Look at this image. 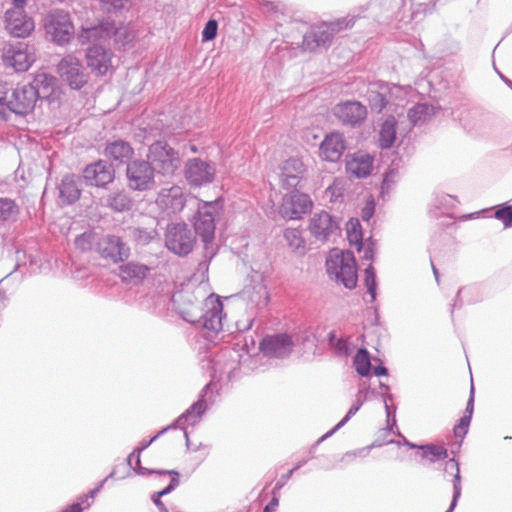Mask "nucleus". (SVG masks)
I'll return each instance as SVG.
<instances>
[{
  "mask_svg": "<svg viewBox=\"0 0 512 512\" xmlns=\"http://www.w3.org/2000/svg\"><path fill=\"white\" fill-rule=\"evenodd\" d=\"M368 99L371 109L376 112H381L389 102L383 93L376 91H369Z\"/></svg>",
  "mask_w": 512,
  "mask_h": 512,
  "instance_id": "obj_47",
  "label": "nucleus"
},
{
  "mask_svg": "<svg viewBox=\"0 0 512 512\" xmlns=\"http://www.w3.org/2000/svg\"><path fill=\"white\" fill-rule=\"evenodd\" d=\"M216 212V202H203L198 206L197 213L194 217L195 233L202 239L205 247L214 239Z\"/></svg>",
  "mask_w": 512,
  "mask_h": 512,
  "instance_id": "obj_8",
  "label": "nucleus"
},
{
  "mask_svg": "<svg viewBox=\"0 0 512 512\" xmlns=\"http://www.w3.org/2000/svg\"><path fill=\"white\" fill-rule=\"evenodd\" d=\"M100 238L92 231H86L75 238L74 244L82 252L90 251L96 247V242Z\"/></svg>",
  "mask_w": 512,
  "mask_h": 512,
  "instance_id": "obj_41",
  "label": "nucleus"
},
{
  "mask_svg": "<svg viewBox=\"0 0 512 512\" xmlns=\"http://www.w3.org/2000/svg\"><path fill=\"white\" fill-rule=\"evenodd\" d=\"M87 65L97 75H105L112 68V52L101 45H93L87 50Z\"/></svg>",
  "mask_w": 512,
  "mask_h": 512,
  "instance_id": "obj_22",
  "label": "nucleus"
},
{
  "mask_svg": "<svg viewBox=\"0 0 512 512\" xmlns=\"http://www.w3.org/2000/svg\"><path fill=\"white\" fill-rule=\"evenodd\" d=\"M339 223L330 213L321 211L315 213L309 222L311 235L320 242H326L331 236L338 233Z\"/></svg>",
  "mask_w": 512,
  "mask_h": 512,
  "instance_id": "obj_16",
  "label": "nucleus"
},
{
  "mask_svg": "<svg viewBox=\"0 0 512 512\" xmlns=\"http://www.w3.org/2000/svg\"><path fill=\"white\" fill-rule=\"evenodd\" d=\"M20 214V208L15 200L0 197V224L13 223Z\"/></svg>",
  "mask_w": 512,
  "mask_h": 512,
  "instance_id": "obj_35",
  "label": "nucleus"
},
{
  "mask_svg": "<svg viewBox=\"0 0 512 512\" xmlns=\"http://www.w3.org/2000/svg\"><path fill=\"white\" fill-rule=\"evenodd\" d=\"M173 426H167L166 428L160 430L155 436H153L149 441L141 443L139 447H137L127 458V462L129 466H132V458L136 456V466L138 467L137 474L139 475H148L151 473H157L158 471L149 470L145 467L141 466L140 454L142 451L147 449L157 438L163 435L169 429H172Z\"/></svg>",
  "mask_w": 512,
  "mask_h": 512,
  "instance_id": "obj_32",
  "label": "nucleus"
},
{
  "mask_svg": "<svg viewBox=\"0 0 512 512\" xmlns=\"http://www.w3.org/2000/svg\"><path fill=\"white\" fill-rule=\"evenodd\" d=\"M279 178L284 189H293L299 186L306 172L305 165L299 158H289L279 167Z\"/></svg>",
  "mask_w": 512,
  "mask_h": 512,
  "instance_id": "obj_21",
  "label": "nucleus"
},
{
  "mask_svg": "<svg viewBox=\"0 0 512 512\" xmlns=\"http://www.w3.org/2000/svg\"><path fill=\"white\" fill-rule=\"evenodd\" d=\"M284 238L289 247L299 253L304 254L306 251L305 240L302 237V232L297 228H287L284 231Z\"/></svg>",
  "mask_w": 512,
  "mask_h": 512,
  "instance_id": "obj_39",
  "label": "nucleus"
},
{
  "mask_svg": "<svg viewBox=\"0 0 512 512\" xmlns=\"http://www.w3.org/2000/svg\"><path fill=\"white\" fill-rule=\"evenodd\" d=\"M105 205L115 212H124L131 209L132 200L125 192H115L107 196Z\"/></svg>",
  "mask_w": 512,
  "mask_h": 512,
  "instance_id": "obj_37",
  "label": "nucleus"
},
{
  "mask_svg": "<svg viewBox=\"0 0 512 512\" xmlns=\"http://www.w3.org/2000/svg\"><path fill=\"white\" fill-rule=\"evenodd\" d=\"M218 23L214 19H210L202 31V41H211L217 35Z\"/></svg>",
  "mask_w": 512,
  "mask_h": 512,
  "instance_id": "obj_49",
  "label": "nucleus"
},
{
  "mask_svg": "<svg viewBox=\"0 0 512 512\" xmlns=\"http://www.w3.org/2000/svg\"><path fill=\"white\" fill-rule=\"evenodd\" d=\"M367 108L361 102L348 100L336 104L333 115L345 126L359 127L367 118Z\"/></svg>",
  "mask_w": 512,
  "mask_h": 512,
  "instance_id": "obj_11",
  "label": "nucleus"
},
{
  "mask_svg": "<svg viewBox=\"0 0 512 512\" xmlns=\"http://www.w3.org/2000/svg\"><path fill=\"white\" fill-rule=\"evenodd\" d=\"M27 0H12V6L7 10H25Z\"/></svg>",
  "mask_w": 512,
  "mask_h": 512,
  "instance_id": "obj_59",
  "label": "nucleus"
},
{
  "mask_svg": "<svg viewBox=\"0 0 512 512\" xmlns=\"http://www.w3.org/2000/svg\"><path fill=\"white\" fill-rule=\"evenodd\" d=\"M397 176V173L393 170L386 173L383 182H382V189H389L391 184L395 182V178Z\"/></svg>",
  "mask_w": 512,
  "mask_h": 512,
  "instance_id": "obj_56",
  "label": "nucleus"
},
{
  "mask_svg": "<svg viewBox=\"0 0 512 512\" xmlns=\"http://www.w3.org/2000/svg\"><path fill=\"white\" fill-rule=\"evenodd\" d=\"M96 250L104 259L113 263L123 262L129 257V246L116 235H103L96 242Z\"/></svg>",
  "mask_w": 512,
  "mask_h": 512,
  "instance_id": "obj_13",
  "label": "nucleus"
},
{
  "mask_svg": "<svg viewBox=\"0 0 512 512\" xmlns=\"http://www.w3.org/2000/svg\"><path fill=\"white\" fill-rule=\"evenodd\" d=\"M355 17H346L330 23H322L313 26L303 37L302 47L304 50L314 51L319 47H328L336 33L343 29L352 27Z\"/></svg>",
  "mask_w": 512,
  "mask_h": 512,
  "instance_id": "obj_3",
  "label": "nucleus"
},
{
  "mask_svg": "<svg viewBox=\"0 0 512 512\" xmlns=\"http://www.w3.org/2000/svg\"><path fill=\"white\" fill-rule=\"evenodd\" d=\"M345 183L341 179H335L325 190V195L332 203H341L344 199Z\"/></svg>",
  "mask_w": 512,
  "mask_h": 512,
  "instance_id": "obj_42",
  "label": "nucleus"
},
{
  "mask_svg": "<svg viewBox=\"0 0 512 512\" xmlns=\"http://www.w3.org/2000/svg\"><path fill=\"white\" fill-rule=\"evenodd\" d=\"M115 171L110 163L98 160L86 166L83 178L88 185L104 187L114 180Z\"/></svg>",
  "mask_w": 512,
  "mask_h": 512,
  "instance_id": "obj_20",
  "label": "nucleus"
},
{
  "mask_svg": "<svg viewBox=\"0 0 512 512\" xmlns=\"http://www.w3.org/2000/svg\"><path fill=\"white\" fill-rule=\"evenodd\" d=\"M177 313L188 323L201 326L205 337L213 339L223 329V304L218 296L199 297L195 291L182 290L172 295Z\"/></svg>",
  "mask_w": 512,
  "mask_h": 512,
  "instance_id": "obj_1",
  "label": "nucleus"
},
{
  "mask_svg": "<svg viewBox=\"0 0 512 512\" xmlns=\"http://www.w3.org/2000/svg\"><path fill=\"white\" fill-rule=\"evenodd\" d=\"M138 234L137 237L140 241L143 243H148L150 240H152L155 237V231H144L141 229L137 230Z\"/></svg>",
  "mask_w": 512,
  "mask_h": 512,
  "instance_id": "obj_57",
  "label": "nucleus"
},
{
  "mask_svg": "<svg viewBox=\"0 0 512 512\" xmlns=\"http://www.w3.org/2000/svg\"><path fill=\"white\" fill-rule=\"evenodd\" d=\"M241 296L251 307L265 306L268 302V292L263 281H258L252 286H246Z\"/></svg>",
  "mask_w": 512,
  "mask_h": 512,
  "instance_id": "obj_28",
  "label": "nucleus"
},
{
  "mask_svg": "<svg viewBox=\"0 0 512 512\" xmlns=\"http://www.w3.org/2000/svg\"><path fill=\"white\" fill-rule=\"evenodd\" d=\"M157 474H169V475L173 476L167 487H165L163 490L153 494V496H152L153 503L160 510V512H163L167 508L165 507L164 503L160 500V498L169 494L170 492H172L179 485V480H178L179 474L175 470H163V471L157 472Z\"/></svg>",
  "mask_w": 512,
  "mask_h": 512,
  "instance_id": "obj_38",
  "label": "nucleus"
},
{
  "mask_svg": "<svg viewBox=\"0 0 512 512\" xmlns=\"http://www.w3.org/2000/svg\"><path fill=\"white\" fill-rule=\"evenodd\" d=\"M419 448L424 450V457L431 456V461H436L440 459H444L448 456L447 449L443 446L438 445H425V446H419Z\"/></svg>",
  "mask_w": 512,
  "mask_h": 512,
  "instance_id": "obj_46",
  "label": "nucleus"
},
{
  "mask_svg": "<svg viewBox=\"0 0 512 512\" xmlns=\"http://www.w3.org/2000/svg\"><path fill=\"white\" fill-rule=\"evenodd\" d=\"M1 59L6 67H11L17 72H25L36 59L35 48L24 42L6 44Z\"/></svg>",
  "mask_w": 512,
  "mask_h": 512,
  "instance_id": "obj_6",
  "label": "nucleus"
},
{
  "mask_svg": "<svg viewBox=\"0 0 512 512\" xmlns=\"http://www.w3.org/2000/svg\"><path fill=\"white\" fill-rule=\"evenodd\" d=\"M358 411L359 409L356 406H351L345 417L332 430L323 435L319 441H323L327 437L331 436L334 432L339 430L341 427H343Z\"/></svg>",
  "mask_w": 512,
  "mask_h": 512,
  "instance_id": "obj_50",
  "label": "nucleus"
},
{
  "mask_svg": "<svg viewBox=\"0 0 512 512\" xmlns=\"http://www.w3.org/2000/svg\"><path fill=\"white\" fill-rule=\"evenodd\" d=\"M471 422V418H470V415H464L463 417H461V419L459 420V423L458 425L466 428L468 430V427H469V424Z\"/></svg>",
  "mask_w": 512,
  "mask_h": 512,
  "instance_id": "obj_62",
  "label": "nucleus"
},
{
  "mask_svg": "<svg viewBox=\"0 0 512 512\" xmlns=\"http://www.w3.org/2000/svg\"><path fill=\"white\" fill-rule=\"evenodd\" d=\"M365 286L367 288V293L370 295V302H374L377 297V281H376V273L374 267L370 264L365 269Z\"/></svg>",
  "mask_w": 512,
  "mask_h": 512,
  "instance_id": "obj_44",
  "label": "nucleus"
},
{
  "mask_svg": "<svg viewBox=\"0 0 512 512\" xmlns=\"http://www.w3.org/2000/svg\"><path fill=\"white\" fill-rule=\"evenodd\" d=\"M278 506V500L273 498L270 503L265 507L264 512H272Z\"/></svg>",
  "mask_w": 512,
  "mask_h": 512,
  "instance_id": "obj_63",
  "label": "nucleus"
},
{
  "mask_svg": "<svg viewBox=\"0 0 512 512\" xmlns=\"http://www.w3.org/2000/svg\"><path fill=\"white\" fill-rule=\"evenodd\" d=\"M57 72L73 89L82 88L88 80L85 69L76 56L69 54L61 59L57 65Z\"/></svg>",
  "mask_w": 512,
  "mask_h": 512,
  "instance_id": "obj_10",
  "label": "nucleus"
},
{
  "mask_svg": "<svg viewBox=\"0 0 512 512\" xmlns=\"http://www.w3.org/2000/svg\"><path fill=\"white\" fill-rule=\"evenodd\" d=\"M328 344L333 353L340 357L349 356L355 348L354 344L349 341V338L338 336L336 331L329 332Z\"/></svg>",
  "mask_w": 512,
  "mask_h": 512,
  "instance_id": "obj_31",
  "label": "nucleus"
},
{
  "mask_svg": "<svg viewBox=\"0 0 512 512\" xmlns=\"http://www.w3.org/2000/svg\"><path fill=\"white\" fill-rule=\"evenodd\" d=\"M468 430L460 425H456L454 427V435L455 437L464 438V436L467 434Z\"/></svg>",
  "mask_w": 512,
  "mask_h": 512,
  "instance_id": "obj_60",
  "label": "nucleus"
},
{
  "mask_svg": "<svg viewBox=\"0 0 512 512\" xmlns=\"http://www.w3.org/2000/svg\"><path fill=\"white\" fill-rule=\"evenodd\" d=\"M294 347V342L288 334H275L263 338L260 349L265 356L284 358L288 356Z\"/></svg>",
  "mask_w": 512,
  "mask_h": 512,
  "instance_id": "obj_19",
  "label": "nucleus"
},
{
  "mask_svg": "<svg viewBox=\"0 0 512 512\" xmlns=\"http://www.w3.org/2000/svg\"><path fill=\"white\" fill-rule=\"evenodd\" d=\"M433 114V106L426 103H419L409 109L408 118L413 125H420L428 121Z\"/></svg>",
  "mask_w": 512,
  "mask_h": 512,
  "instance_id": "obj_36",
  "label": "nucleus"
},
{
  "mask_svg": "<svg viewBox=\"0 0 512 512\" xmlns=\"http://www.w3.org/2000/svg\"><path fill=\"white\" fill-rule=\"evenodd\" d=\"M4 27L12 37L27 38L34 31L35 22L25 10H6Z\"/></svg>",
  "mask_w": 512,
  "mask_h": 512,
  "instance_id": "obj_14",
  "label": "nucleus"
},
{
  "mask_svg": "<svg viewBox=\"0 0 512 512\" xmlns=\"http://www.w3.org/2000/svg\"><path fill=\"white\" fill-rule=\"evenodd\" d=\"M348 239L351 243L362 245V233L360 229V223L358 220L350 221L347 228Z\"/></svg>",
  "mask_w": 512,
  "mask_h": 512,
  "instance_id": "obj_48",
  "label": "nucleus"
},
{
  "mask_svg": "<svg viewBox=\"0 0 512 512\" xmlns=\"http://www.w3.org/2000/svg\"><path fill=\"white\" fill-rule=\"evenodd\" d=\"M345 150V141L342 134L334 132L327 135L320 145V155L326 161H338Z\"/></svg>",
  "mask_w": 512,
  "mask_h": 512,
  "instance_id": "obj_23",
  "label": "nucleus"
},
{
  "mask_svg": "<svg viewBox=\"0 0 512 512\" xmlns=\"http://www.w3.org/2000/svg\"><path fill=\"white\" fill-rule=\"evenodd\" d=\"M396 119L389 116L382 124L379 132V146L383 149L390 148L396 139Z\"/></svg>",
  "mask_w": 512,
  "mask_h": 512,
  "instance_id": "obj_33",
  "label": "nucleus"
},
{
  "mask_svg": "<svg viewBox=\"0 0 512 512\" xmlns=\"http://www.w3.org/2000/svg\"><path fill=\"white\" fill-rule=\"evenodd\" d=\"M147 160L154 172L163 176H173L181 165L178 152L164 141L149 146Z\"/></svg>",
  "mask_w": 512,
  "mask_h": 512,
  "instance_id": "obj_4",
  "label": "nucleus"
},
{
  "mask_svg": "<svg viewBox=\"0 0 512 512\" xmlns=\"http://www.w3.org/2000/svg\"><path fill=\"white\" fill-rule=\"evenodd\" d=\"M326 270L332 279L342 283L346 288L356 287L357 268L351 251L331 250L326 259Z\"/></svg>",
  "mask_w": 512,
  "mask_h": 512,
  "instance_id": "obj_2",
  "label": "nucleus"
},
{
  "mask_svg": "<svg viewBox=\"0 0 512 512\" xmlns=\"http://www.w3.org/2000/svg\"><path fill=\"white\" fill-rule=\"evenodd\" d=\"M120 271L124 280L138 283L146 277L149 268L144 264L128 262L120 267Z\"/></svg>",
  "mask_w": 512,
  "mask_h": 512,
  "instance_id": "obj_34",
  "label": "nucleus"
},
{
  "mask_svg": "<svg viewBox=\"0 0 512 512\" xmlns=\"http://www.w3.org/2000/svg\"><path fill=\"white\" fill-rule=\"evenodd\" d=\"M59 197L65 204H73L76 202L81 194L80 178L76 175L70 174L63 177L58 187Z\"/></svg>",
  "mask_w": 512,
  "mask_h": 512,
  "instance_id": "obj_27",
  "label": "nucleus"
},
{
  "mask_svg": "<svg viewBox=\"0 0 512 512\" xmlns=\"http://www.w3.org/2000/svg\"><path fill=\"white\" fill-rule=\"evenodd\" d=\"M82 510V503H75L62 512H81Z\"/></svg>",
  "mask_w": 512,
  "mask_h": 512,
  "instance_id": "obj_64",
  "label": "nucleus"
},
{
  "mask_svg": "<svg viewBox=\"0 0 512 512\" xmlns=\"http://www.w3.org/2000/svg\"><path fill=\"white\" fill-rule=\"evenodd\" d=\"M312 206L313 202L309 195L295 191L283 197L279 214L288 220L300 219L312 209Z\"/></svg>",
  "mask_w": 512,
  "mask_h": 512,
  "instance_id": "obj_15",
  "label": "nucleus"
},
{
  "mask_svg": "<svg viewBox=\"0 0 512 512\" xmlns=\"http://www.w3.org/2000/svg\"><path fill=\"white\" fill-rule=\"evenodd\" d=\"M12 110L8 101V97H0V121H7L11 115Z\"/></svg>",
  "mask_w": 512,
  "mask_h": 512,
  "instance_id": "obj_52",
  "label": "nucleus"
},
{
  "mask_svg": "<svg viewBox=\"0 0 512 512\" xmlns=\"http://www.w3.org/2000/svg\"><path fill=\"white\" fill-rule=\"evenodd\" d=\"M108 10H120L124 8L128 0H99Z\"/></svg>",
  "mask_w": 512,
  "mask_h": 512,
  "instance_id": "obj_54",
  "label": "nucleus"
},
{
  "mask_svg": "<svg viewBox=\"0 0 512 512\" xmlns=\"http://www.w3.org/2000/svg\"><path fill=\"white\" fill-rule=\"evenodd\" d=\"M57 79L45 72L35 74L33 81L28 83L32 86L37 94L38 99L49 98L56 87Z\"/></svg>",
  "mask_w": 512,
  "mask_h": 512,
  "instance_id": "obj_29",
  "label": "nucleus"
},
{
  "mask_svg": "<svg viewBox=\"0 0 512 512\" xmlns=\"http://www.w3.org/2000/svg\"><path fill=\"white\" fill-rule=\"evenodd\" d=\"M105 153L110 159L119 163H125L131 159L134 150L128 142L115 140L107 144Z\"/></svg>",
  "mask_w": 512,
  "mask_h": 512,
  "instance_id": "obj_30",
  "label": "nucleus"
},
{
  "mask_svg": "<svg viewBox=\"0 0 512 512\" xmlns=\"http://www.w3.org/2000/svg\"><path fill=\"white\" fill-rule=\"evenodd\" d=\"M165 243L173 253L185 256L193 249L195 235L186 224H173L167 229Z\"/></svg>",
  "mask_w": 512,
  "mask_h": 512,
  "instance_id": "obj_9",
  "label": "nucleus"
},
{
  "mask_svg": "<svg viewBox=\"0 0 512 512\" xmlns=\"http://www.w3.org/2000/svg\"><path fill=\"white\" fill-rule=\"evenodd\" d=\"M128 185L137 191L150 190L155 185V172L148 160H134L127 164Z\"/></svg>",
  "mask_w": 512,
  "mask_h": 512,
  "instance_id": "obj_7",
  "label": "nucleus"
},
{
  "mask_svg": "<svg viewBox=\"0 0 512 512\" xmlns=\"http://www.w3.org/2000/svg\"><path fill=\"white\" fill-rule=\"evenodd\" d=\"M373 158L369 154L355 153L346 161V171L353 177L364 178L371 173Z\"/></svg>",
  "mask_w": 512,
  "mask_h": 512,
  "instance_id": "obj_25",
  "label": "nucleus"
},
{
  "mask_svg": "<svg viewBox=\"0 0 512 512\" xmlns=\"http://www.w3.org/2000/svg\"><path fill=\"white\" fill-rule=\"evenodd\" d=\"M495 217L497 219L501 220L504 223L505 227H511L512 226V207L507 206V207L498 209L495 212Z\"/></svg>",
  "mask_w": 512,
  "mask_h": 512,
  "instance_id": "obj_51",
  "label": "nucleus"
},
{
  "mask_svg": "<svg viewBox=\"0 0 512 512\" xmlns=\"http://www.w3.org/2000/svg\"><path fill=\"white\" fill-rule=\"evenodd\" d=\"M209 388V385H206L203 389V394H201L198 401L193 403L182 415H180L175 424H172L171 426H174L173 428L179 427L181 429H184V436L188 440V433L185 431L184 424L187 423L189 425L196 424L201 416L206 411V404L204 401L206 390Z\"/></svg>",
  "mask_w": 512,
  "mask_h": 512,
  "instance_id": "obj_24",
  "label": "nucleus"
},
{
  "mask_svg": "<svg viewBox=\"0 0 512 512\" xmlns=\"http://www.w3.org/2000/svg\"><path fill=\"white\" fill-rule=\"evenodd\" d=\"M114 473H110L108 477H106L100 484L98 487H96L95 489L91 490L90 493H89V496H86L85 500L82 501V503H86V507H89L90 506V502H88V498H94L95 495L100 491V489L103 487L104 483L107 481L108 478H111L113 477Z\"/></svg>",
  "mask_w": 512,
  "mask_h": 512,
  "instance_id": "obj_58",
  "label": "nucleus"
},
{
  "mask_svg": "<svg viewBox=\"0 0 512 512\" xmlns=\"http://www.w3.org/2000/svg\"><path fill=\"white\" fill-rule=\"evenodd\" d=\"M374 211H375L374 200L367 201L365 206L362 209V212H361L362 220L368 222L374 215Z\"/></svg>",
  "mask_w": 512,
  "mask_h": 512,
  "instance_id": "obj_53",
  "label": "nucleus"
},
{
  "mask_svg": "<svg viewBox=\"0 0 512 512\" xmlns=\"http://www.w3.org/2000/svg\"><path fill=\"white\" fill-rule=\"evenodd\" d=\"M363 257L366 259V260H372L373 257H374V251H373V248L372 246L368 245L367 247L364 248V251H363Z\"/></svg>",
  "mask_w": 512,
  "mask_h": 512,
  "instance_id": "obj_61",
  "label": "nucleus"
},
{
  "mask_svg": "<svg viewBox=\"0 0 512 512\" xmlns=\"http://www.w3.org/2000/svg\"><path fill=\"white\" fill-rule=\"evenodd\" d=\"M185 195L180 186L162 188L156 198V205L167 215L180 212L185 206Z\"/></svg>",
  "mask_w": 512,
  "mask_h": 512,
  "instance_id": "obj_18",
  "label": "nucleus"
},
{
  "mask_svg": "<svg viewBox=\"0 0 512 512\" xmlns=\"http://www.w3.org/2000/svg\"><path fill=\"white\" fill-rule=\"evenodd\" d=\"M354 366L356 372L361 376L369 375L371 362L369 353L366 349H359L354 357Z\"/></svg>",
  "mask_w": 512,
  "mask_h": 512,
  "instance_id": "obj_40",
  "label": "nucleus"
},
{
  "mask_svg": "<svg viewBox=\"0 0 512 512\" xmlns=\"http://www.w3.org/2000/svg\"><path fill=\"white\" fill-rule=\"evenodd\" d=\"M446 470H455V474L453 477V496L452 499L459 500L462 492V486H461V475H460V468L459 463L454 459H450L446 463Z\"/></svg>",
  "mask_w": 512,
  "mask_h": 512,
  "instance_id": "obj_43",
  "label": "nucleus"
},
{
  "mask_svg": "<svg viewBox=\"0 0 512 512\" xmlns=\"http://www.w3.org/2000/svg\"><path fill=\"white\" fill-rule=\"evenodd\" d=\"M113 32L114 23L106 20L95 26L83 27L78 34V39L81 44H85L91 41L108 39Z\"/></svg>",
  "mask_w": 512,
  "mask_h": 512,
  "instance_id": "obj_26",
  "label": "nucleus"
},
{
  "mask_svg": "<svg viewBox=\"0 0 512 512\" xmlns=\"http://www.w3.org/2000/svg\"><path fill=\"white\" fill-rule=\"evenodd\" d=\"M215 167L200 158L189 159L185 165V177L191 186L211 183L215 177Z\"/></svg>",
  "mask_w": 512,
  "mask_h": 512,
  "instance_id": "obj_17",
  "label": "nucleus"
},
{
  "mask_svg": "<svg viewBox=\"0 0 512 512\" xmlns=\"http://www.w3.org/2000/svg\"><path fill=\"white\" fill-rule=\"evenodd\" d=\"M474 393H475V389H474L473 381L471 380L470 395H469V399H468L466 411H465V413H466L465 415H470V418H472L473 409H474Z\"/></svg>",
  "mask_w": 512,
  "mask_h": 512,
  "instance_id": "obj_55",
  "label": "nucleus"
},
{
  "mask_svg": "<svg viewBox=\"0 0 512 512\" xmlns=\"http://www.w3.org/2000/svg\"><path fill=\"white\" fill-rule=\"evenodd\" d=\"M112 35L115 36V41L121 43L123 46L129 44L135 38L134 30L127 26H122L119 28H116L114 26V32L112 33Z\"/></svg>",
  "mask_w": 512,
  "mask_h": 512,
  "instance_id": "obj_45",
  "label": "nucleus"
},
{
  "mask_svg": "<svg viewBox=\"0 0 512 512\" xmlns=\"http://www.w3.org/2000/svg\"><path fill=\"white\" fill-rule=\"evenodd\" d=\"M8 101L14 114L25 116L34 110L38 94L28 83L18 84L8 97Z\"/></svg>",
  "mask_w": 512,
  "mask_h": 512,
  "instance_id": "obj_12",
  "label": "nucleus"
},
{
  "mask_svg": "<svg viewBox=\"0 0 512 512\" xmlns=\"http://www.w3.org/2000/svg\"><path fill=\"white\" fill-rule=\"evenodd\" d=\"M44 28L46 34L58 45L69 43L74 34V26L69 13L61 9L51 10L47 13L44 18Z\"/></svg>",
  "mask_w": 512,
  "mask_h": 512,
  "instance_id": "obj_5",
  "label": "nucleus"
}]
</instances>
